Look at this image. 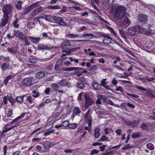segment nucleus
I'll return each instance as SVG.
<instances>
[{"label": "nucleus", "instance_id": "1", "mask_svg": "<svg viewBox=\"0 0 155 155\" xmlns=\"http://www.w3.org/2000/svg\"><path fill=\"white\" fill-rule=\"evenodd\" d=\"M126 8L123 6L117 7L114 13V17L119 19L123 18L125 13Z\"/></svg>", "mask_w": 155, "mask_h": 155}, {"label": "nucleus", "instance_id": "2", "mask_svg": "<svg viewBox=\"0 0 155 155\" xmlns=\"http://www.w3.org/2000/svg\"><path fill=\"white\" fill-rule=\"evenodd\" d=\"M30 114L28 112L22 113L19 116L17 117L15 119L13 120L11 122V124H13V123H14L15 122H19L18 125H20L22 121V120H19L20 119L25 117V118L24 119V121L28 119V117H30Z\"/></svg>", "mask_w": 155, "mask_h": 155}, {"label": "nucleus", "instance_id": "3", "mask_svg": "<svg viewBox=\"0 0 155 155\" xmlns=\"http://www.w3.org/2000/svg\"><path fill=\"white\" fill-rule=\"evenodd\" d=\"M128 34L131 36L137 34L140 31V27L138 25L131 27L128 29Z\"/></svg>", "mask_w": 155, "mask_h": 155}, {"label": "nucleus", "instance_id": "4", "mask_svg": "<svg viewBox=\"0 0 155 155\" xmlns=\"http://www.w3.org/2000/svg\"><path fill=\"white\" fill-rule=\"evenodd\" d=\"M91 112L90 109H89L86 113L84 115V120L87 123H88V126L90 127L91 126L92 118L91 117Z\"/></svg>", "mask_w": 155, "mask_h": 155}, {"label": "nucleus", "instance_id": "5", "mask_svg": "<svg viewBox=\"0 0 155 155\" xmlns=\"http://www.w3.org/2000/svg\"><path fill=\"white\" fill-rule=\"evenodd\" d=\"M2 11L4 13V15L5 17H8L12 12V8L11 4H8L3 7Z\"/></svg>", "mask_w": 155, "mask_h": 155}, {"label": "nucleus", "instance_id": "6", "mask_svg": "<svg viewBox=\"0 0 155 155\" xmlns=\"http://www.w3.org/2000/svg\"><path fill=\"white\" fill-rule=\"evenodd\" d=\"M33 78L31 77L25 78L22 81V84L26 86L32 85L33 84Z\"/></svg>", "mask_w": 155, "mask_h": 155}, {"label": "nucleus", "instance_id": "7", "mask_svg": "<svg viewBox=\"0 0 155 155\" xmlns=\"http://www.w3.org/2000/svg\"><path fill=\"white\" fill-rule=\"evenodd\" d=\"M84 96L85 101V107L87 108L94 104V102L87 94H85Z\"/></svg>", "mask_w": 155, "mask_h": 155}, {"label": "nucleus", "instance_id": "8", "mask_svg": "<svg viewBox=\"0 0 155 155\" xmlns=\"http://www.w3.org/2000/svg\"><path fill=\"white\" fill-rule=\"evenodd\" d=\"M140 119L138 120H134L133 121H127L125 122V123L127 125H129L132 127H135L137 126L140 123Z\"/></svg>", "mask_w": 155, "mask_h": 155}, {"label": "nucleus", "instance_id": "9", "mask_svg": "<svg viewBox=\"0 0 155 155\" xmlns=\"http://www.w3.org/2000/svg\"><path fill=\"white\" fill-rule=\"evenodd\" d=\"M76 68L71 73V75H77V76H80L81 75L83 72L84 70L82 68Z\"/></svg>", "mask_w": 155, "mask_h": 155}, {"label": "nucleus", "instance_id": "10", "mask_svg": "<svg viewBox=\"0 0 155 155\" xmlns=\"http://www.w3.org/2000/svg\"><path fill=\"white\" fill-rule=\"evenodd\" d=\"M42 11V9L41 7L38 6V7L35 8L31 13L30 16L31 17H35L36 15H38L39 13L41 12Z\"/></svg>", "mask_w": 155, "mask_h": 155}, {"label": "nucleus", "instance_id": "11", "mask_svg": "<svg viewBox=\"0 0 155 155\" xmlns=\"http://www.w3.org/2000/svg\"><path fill=\"white\" fill-rule=\"evenodd\" d=\"M138 20L139 21L142 23H144L147 22V16L146 15L140 14L138 16Z\"/></svg>", "mask_w": 155, "mask_h": 155}, {"label": "nucleus", "instance_id": "12", "mask_svg": "<svg viewBox=\"0 0 155 155\" xmlns=\"http://www.w3.org/2000/svg\"><path fill=\"white\" fill-rule=\"evenodd\" d=\"M15 35L19 39L21 40L25 35H24L23 33L19 30H16L14 31Z\"/></svg>", "mask_w": 155, "mask_h": 155}, {"label": "nucleus", "instance_id": "13", "mask_svg": "<svg viewBox=\"0 0 155 155\" xmlns=\"http://www.w3.org/2000/svg\"><path fill=\"white\" fill-rule=\"evenodd\" d=\"M8 19V17H5L4 15L0 22V27H3L5 26L7 23Z\"/></svg>", "mask_w": 155, "mask_h": 155}, {"label": "nucleus", "instance_id": "14", "mask_svg": "<svg viewBox=\"0 0 155 155\" xmlns=\"http://www.w3.org/2000/svg\"><path fill=\"white\" fill-rule=\"evenodd\" d=\"M140 32L141 33H144L147 34H150L152 33V31L151 30L148 28L146 29L143 27H140Z\"/></svg>", "mask_w": 155, "mask_h": 155}, {"label": "nucleus", "instance_id": "15", "mask_svg": "<svg viewBox=\"0 0 155 155\" xmlns=\"http://www.w3.org/2000/svg\"><path fill=\"white\" fill-rule=\"evenodd\" d=\"M56 17L55 16H52L50 15H47L45 17V19L50 22L56 23Z\"/></svg>", "mask_w": 155, "mask_h": 155}, {"label": "nucleus", "instance_id": "16", "mask_svg": "<svg viewBox=\"0 0 155 155\" xmlns=\"http://www.w3.org/2000/svg\"><path fill=\"white\" fill-rule=\"evenodd\" d=\"M18 123L19 122H14V123H13L14 124L11 127H9L6 128L4 129L3 130V133H7L8 131L11 130L13 127H15L16 126L18 125Z\"/></svg>", "mask_w": 155, "mask_h": 155}, {"label": "nucleus", "instance_id": "17", "mask_svg": "<svg viewBox=\"0 0 155 155\" xmlns=\"http://www.w3.org/2000/svg\"><path fill=\"white\" fill-rule=\"evenodd\" d=\"M104 37V39L103 40V43L105 44H110L111 41V38L107 35L103 36Z\"/></svg>", "mask_w": 155, "mask_h": 155}, {"label": "nucleus", "instance_id": "18", "mask_svg": "<svg viewBox=\"0 0 155 155\" xmlns=\"http://www.w3.org/2000/svg\"><path fill=\"white\" fill-rule=\"evenodd\" d=\"M91 85L94 90L96 91L99 90L101 89L100 84L95 82H93L91 84Z\"/></svg>", "mask_w": 155, "mask_h": 155}, {"label": "nucleus", "instance_id": "19", "mask_svg": "<svg viewBox=\"0 0 155 155\" xmlns=\"http://www.w3.org/2000/svg\"><path fill=\"white\" fill-rule=\"evenodd\" d=\"M56 22L61 26H65L66 25V23L63 21L61 18L56 17Z\"/></svg>", "mask_w": 155, "mask_h": 155}, {"label": "nucleus", "instance_id": "20", "mask_svg": "<svg viewBox=\"0 0 155 155\" xmlns=\"http://www.w3.org/2000/svg\"><path fill=\"white\" fill-rule=\"evenodd\" d=\"M7 51L11 53L16 54L18 53V50L16 48H7Z\"/></svg>", "mask_w": 155, "mask_h": 155}, {"label": "nucleus", "instance_id": "21", "mask_svg": "<svg viewBox=\"0 0 155 155\" xmlns=\"http://www.w3.org/2000/svg\"><path fill=\"white\" fill-rule=\"evenodd\" d=\"M107 80V79L104 78L102 80L101 82V84L102 86L103 87L105 88L106 89L109 90L110 89V88L108 87V86L107 85V82L106 81Z\"/></svg>", "mask_w": 155, "mask_h": 155}, {"label": "nucleus", "instance_id": "22", "mask_svg": "<svg viewBox=\"0 0 155 155\" xmlns=\"http://www.w3.org/2000/svg\"><path fill=\"white\" fill-rule=\"evenodd\" d=\"M7 97L8 100L9 101L11 105L13 106L15 102L13 100L12 94H8Z\"/></svg>", "mask_w": 155, "mask_h": 155}, {"label": "nucleus", "instance_id": "23", "mask_svg": "<svg viewBox=\"0 0 155 155\" xmlns=\"http://www.w3.org/2000/svg\"><path fill=\"white\" fill-rule=\"evenodd\" d=\"M61 47L63 49V52H66L67 54H70L71 51L70 49L71 48H68L67 46L63 45H61Z\"/></svg>", "mask_w": 155, "mask_h": 155}, {"label": "nucleus", "instance_id": "24", "mask_svg": "<svg viewBox=\"0 0 155 155\" xmlns=\"http://www.w3.org/2000/svg\"><path fill=\"white\" fill-rule=\"evenodd\" d=\"M45 74V73L44 71H40L38 72L36 74L35 77L37 78H40L43 77Z\"/></svg>", "mask_w": 155, "mask_h": 155}, {"label": "nucleus", "instance_id": "25", "mask_svg": "<svg viewBox=\"0 0 155 155\" xmlns=\"http://www.w3.org/2000/svg\"><path fill=\"white\" fill-rule=\"evenodd\" d=\"M29 38L30 39L31 41H32L34 44L36 43L37 42H38L41 39V38L38 37L35 38L30 37Z\"/></svg>", "mask_w": 155, "mask_h": 155}, {"label": "nucleus", "instance_id": "26", "mask_svg": "<svg viewBox=\"0 0 155 155\" xmlns=\"http://www.w3.org/2000/svg\"><path fill=\"white\" fill-rule=\"evenodd\" d=\"M99 131L100 129L98 127H96L94 129V136L95 138H98L100 136Z\"/></svg>", "mask_w": 155, "mask_h": 155}, {"label": "nucleus", "instance_id": "27", "mask_svg": "<svg viewBox=\"0 0 155 155\" xmlns=\"http://www.w3.org/2000/svg\"><path fill=\"white\" fill-rule=\"evenodd\" d=\"M43 145L45 149H48L50 147L51 143L49 141H46L43 143Z\"/></svg>", "mask_w": 155, "mask_h": 155}, {"label": "nucleus", "instance_id": "28", "mask_svg": "<svg viewBox=\"0 0 155 155\" xmlns=\"http://www.w3.org/2000/svg\"><path fill=\"white\" fill-rule=\"evenodd\" d=\"M66 37L70 38H76L79 37V36L77 34H75L69 33L66 34Z\"/></svg>", "mask_w": 155, "mask_h": 155}, {"label": "nucleus", "instance_id": "29", "mask_svg": "<svg viewBox=\"0 0 155 155\" xmlns=\"http://www.w3.org/2000/svg\"><path fill=\"white\" fill-rule=\"evenodd\" d=\"M39 48L41 49H48L50 48L49 46L45 45L43 44H40L38 46Z\"/></svg>", "mask_w": 155, "mask_h": 155}, {"label": "nucleus", "instance_id": "30", "mask_svg": "<svg viewBox=\"0 0 155 155\" xmlns=\"http://www.w3.org/2000/svg\"><path fill=\"white\" fill-rule=\"evenodd\" d=\"M81 112V109L78 107H76L73 110L74 114L78 115L80 114Z\"/></svg>", "mask_w": 155, "mask_h": 155}, {"label": "nucleus", "instance_id": "31", "mask_svg": "<svg viewBox=\"0 0 155 155\" xmlns=\"http://www.w3.org/2000/svg\"><path fill=\"white\" fill-rule=\"evenodd\" d=\"M79 125L77 123L69 124L68 127L70 129H75Z\"/></svg>", "mask_w": 155, "mask_h": 155}, {"label": "nucleus", "instance_id": "32", "mask_svg": "<svg viewBox=\"0 0 155 155\" xmlns=\"http://www.w3.org/2000/svg\"><path fill=\"white\" fill-rule=\"evenodd\" d=\"M62 45H65L67 46L68 48H71V44L69 42V41L68 40H66L64 41L63 42Z\"/></svg>", "mask_w": 155, "mask_h": 155}, {"label": "nucleus", "instance_id": "33", "mask_svg": "<svg viewBox=\"0 0 155 155\" xmlns=\"http://www.w3.org/2000/svg\"><path fill=\"white\" fill-rule=\"evenodd\" d=\"M130 21L129 20L128 18H127V17H126L123 21V24L127 26L130 24Z\"/></svg>", "mask_w": 155, "mask_h": 155}, {"label": "nucleus", "instance_id": "34", "mask_svg": "<svg viewBox=\"0 0 155 155\" xmlns=\"http://www.w3.org/2000/svg\"><path fill=\"white\" fill-rule=\"evenodd\" d=\"M23 2L21 1H18L17 2V4L16 5L15 7L18 9H20L21 8V4Z\"/></svg>", "mask_w": 155, "mask_h": 155}, {"label": "nucleus", "instance_id": "35", "mask_svg": "<svg viewBox=\"0 0 155 155\" xmlns=\"http://www.w3.org/2000/svg\"><path fill=\"white\" fill-rule=\"evenodd\" d=\"M12 77L11 76H7L6 79L4 81V82L5 86H7L8 82V81L12 79Z\"/></svg>", "mask_w": 155, "mask_h": 155}, {"label": "nucleus", "instance_id": "36", "mask_svg": "<svg viewBox=\"0 0 155 155\" xmlns=\"http://www.w3.org/2000/svg\"><path fill=\"white\" fill-rule=\"evenodd\" d=\"M69 59L71 62H74V64L75 65H77L79 62L78 59H75L74 58L69 57Z\"/></svg>", "mask_w": 155, "mask_h": 155}, {"label": "nucleus", "instance_id": "37", "mask_svg": "<svg viewBox=\"0 0 155 155\" xmlns=\"http://www.w3.org/2000/svg\"><path fill=\"white\" fill-rule=\"evenodd\" d=\"M76 86L80 89H84L85 87L84 84L81 82H78Z\"/></svg>", "mask_w": 155, "mask_h": 155}, {"label": "nucleus", "instance_id": "38", "mask_svg": "<svg viewBox=\"0 0 155 155\" xmlns=\"http://www.w3.org/2000/svg\"><path fill=\"white\" fill-rule=\"evenodd\" d=\"M39 3L38 2H36L33 4L32 5L29 6L30 8L32 10L35 8H37L39 6Z\"/></svg>", "mask_w": 155, "mask_h": 155}, {"label": "nucleus", "instance_id": "39", "mask_svg": "<svg viewBox=\"0 0 155 155\" xmlns=\"http://www.w3.org/2000/svg\"><path fill=\"white\" fill-rule=\"evenodd\" d=\"M1 67L2 70H6L8 69V64L7 63H4L2 64Z\"/></svg>", "mask_w": 155, "mask_h": 155}, {"label": "nucleus", "instance_id": "40", "mask_svg": "<svg viewBox=\"0 0 155 155\" xmlns=\"http://www.w3.org/2000/svg\"><path fill=\"white\" fill-rule=\"evenodd\" d=\"M21 40L22 41H25V45H26L28 46L30 45V43L28 41V37L27 36H24L23 39H22Z\"/></svg>", "mask_w": 155, "mask_h": 155}, {"label": "nucleus", "instance_id": "41", "mask_svg": "<svg viewBox=\"0 0 155 155\" xmlns=\"http://www.w3.org/2000/svg\"><path fill=\"white\" fill-rule=\"evenodd\" d=\"M147 147L150 150H153L154 146L153 144L151 143H148L147 145Z\"/></svg>", "mask_w": 155, "mask_h": 155}, {"label": "nucleus", "instance_id": "42", "mask_svg": "<svg viewBox=\"0 0 155 155\" xmlns=\"http://www.w3.org/2000/svg\"><path fill=\"white\" fill-rule=\"evenodd\" d=\"M144 130H147L148 129V126L145 123H142L140 126Z\"/></svg>", "mask_w": 155, "mask_h": 155}, {"label": "nucleus", "instance_id": "43", "mask_svg": "<svg viewBox=\"0 0 155 155\" xmlns=\"http://www.w3.org/2000/svg\"><path fill=\"white\" fill-rule=\"evenodd\" d=\"M76 68L75 67H71L69 68H65L64 70L66 71H74Z\"/></svg>", "mask_w": 155, "mask_h": 155}, {"label": "nucleus", "instance_id": "44", "mask_svg": "<svg viewBox=\"0 0 155 155\" xmlns=\"http://www.w3.org/2000/svg\"><path fill=\"white\" fill-rule=\"evenodd\" d=\"M24 97L23 96L17 97H16L17 101L19 103H21L23 100Z\"/></svg>", "mask_w": 155, "mask_h": 155}, {"label": "nucleus", "instance_id": "45", "mask_svg": "<svg viewBox=\"0 0 155 155\" xmlns=\"http://www.w3.org/2000/svg\"><path fill=\"white\" fill-rule=\"evenodd\" d=\"M135 87L139 90H141L142 91H147V89L145 88H143V87L138 86L137 85H135Z\"/></svg>", "mask_w": 155, "mask_h": 155}, {"label": "nucleus", "instance_id": "46", "mask_svg": "<svg viewBox=\"0 0 155 155\" xmlns=\"http://www.w3.org/2000/svg\"><path fill=\"white\" fill-rule=\"evenodd\" d=\"M45 104V103L44 102H42L39 105L36 106V107L38 108V110L40 109L41 108L44 107Z\"/></svg>", "mask_w": 155, "mask_h": 155}, {"label": "nucleus", "instance_id": "47", "mask_svg": "<svg viewBox=\"0 0 155 155\" xmlns=\"http://www.w3.org/2000/svg\"><path fill=\"white\" fill-rule=\"evenodd\" d=\"M62 126H64L65 127H67L69 126V123L68 121L67 120H65L63 122L62 124H61Z\"/></svg>", "mask_w": 155, "mask_h": 155}, {"label": "nucleus", "instance_id": "48", "mask_svg": "<svg viewBox=\"0 0 155 155\" xmlns=\"http://www.w3.org/2000/svg\"><path fill=\"white\" fill-rule=\"evenodd\" d=\"M79 80L84 83H85L86 84H88V82L87 81L86 79L84 77H81L79 78Z\"/></svg>", "mask_w": 155, "mask_h": 155}, {"label": "nucleus", "instance_id": "49", "mask_svg": "<svg viewBox=\"0 0 155 155\" xmlns=\"http://www.w3.org/2000/svg\"><path fill=\"white\" fill-rule=\"evenodd\" d=\"M32 10V9L29 6L25 10L24 14H27Z\"/></svg>", "mask_w": 155, "mask_h": 155}, {"label": "nucleus", "instance_id": "50", "mask_svg": "<svg viewBox=\"0 0 155 155\" xmlns=\"http://www.w3.org/2000/svg\"><path fill=\"white\" fill-rule=\"evenodd\" d=\"M62 86H64L66 85L67 84L66 83V81L65 80H62L59 83Z\"/></svg>", "mask_w": 155, "mask_h": 155}, {"label": "nucleus", "instance_id": "51", "mask_svg": "<svg viewBox=\"0 0 155 155\" xmlns=\"http://www.w3.org/2000/svg\"><path fill=\"white\" fill-rule=\"evenodd\" d=\"M18 20L17 19H16L13 22V25L16 28L18 27L19 24H18Z\"/></svg>", "mask_w": 155, "mask_h": 155}, {"label": "nucleus", "instance_id": "52", "mask_svg": "<svg viewBox=\"0 0 155 155\" xmlns=\"http://www.w3.org/2000/svg\"><path fill=\"white\" fill-rule=\"evenodd\" d=\"M49 8L51 9H59L61 8L59 6L57 5L52 6H49Z\"/></svg>", "mask_w": 155, "mask_h": 155}, {"label": "nucleus", "instance_id": "53", "mask_svg": "<svg viewBox=\"0 0 155 155\" xmlns=\"http://www.w3.org/2000/svg\"><path fill=\"white\" fill-rule=\"evenodd\" d=\"M33 96L34 97H38L39 95L38 92L36 91H33Z\"/></svg>", "mask_w": 155, "mask_h": 155}, {"label": "nucleus", "instance_id": "54", "mask_svg": "<svg viewBox=\"0 0 155 155\" xmlns=\"http://www.w3.org/2000/svg\"><path fill=\"white\" fill-rule=\"evenodd\" d=\"M97 65H94L92 68H90L89 69V70L91 71H93L95 70H97Z\"/></svg>", "mask_w": 155, "mask_h": 155}, {"label": "nucleus", "instance_id": "55", "mask_svg": "<svg viewBox=\"0 0 155 155\" xmlns=\"http://www.w3.org/2000/svg\"><path fill=\"white\" fill-rule=\"evenodd\" d=\"M84 93V92H81L79 95V96L78 97V100L79 101H81L82 100V98H83V94Z\"/></svg>", "mask_w": 155, "mask_h": 155}, {"label": "nucleus", "instance_id": "56", "mask_svg": "<svg viewBox=\"0 0 155 155\" xmlns=\"http://www.w3.org/2000/svg\"><path fill=\"white\" fill-rule=\"evenodd\" d=\"M84 36V38H91L92 37V35L91 34H84L82 37Z\"/></svg>", "mask_w": 155, "mask_h": 155}, {"label": "nucleus", "instance_id": "57", "mask_svg": "<svg viewBox=\"0 0 155 155\" xmlns=\"http://www.w3.org/2000/svg\"><path fill=\"white\" fill-rule=\"evenodd\" d=\"M57 99L55 98H53L51 99H47L45 101V102L46 103H48L50 102H52L54 100H56Z\"/></svg>", "mask_w": 155, "mask_h": 155}, {"label": "nucleus", "instance_id": "58", "mask_svg": "<svg viewBox=\"0 0 155 155\" xmlns=\"http://www.w3.org/2000/svg\"><path fill=\"white\" fill-rule=\"evenodd\" d=\"M98 152L99 150H98L94 149L91 151V154L92 155L95 153H97Z\"/></svg>", "mask_w": 155, "mask_h": 155}, {"label": "nucleus", "instance_id": "59", "mask_svg": "<svg viewBox=\"0 0 155 155\" xmlns=\"http://www.w3.org/2000/svg\"><path fill=\"white\" fill-rule=\"evenodd\" d=\"M51 87L54 89H55L56 90L58 88V86L55 84H53L51 85Z\"/></svg>", "mask_w": 155, "mask_h": 155}, {"label": "nucleus", "instance_id": "60", "mask_svg": "<svg viewBox=\"0 0 155 155\" xmlns=\"http://www.w3.org/2000/svg\"><path fill=\"white\" fill-rule=\"evenodd\" d=\"M33 99V98L31 96H28L27 98V101L31 103L32 102Z\"/></svg>", "mask_w": 155, "mask_h": 155}, {"label": "nucleus", "instance_id": "61", "mask_svg": "<svg viewBox=\"0 0 155 155\" xmlns=\"http://www.w3.org/2000/svg\"><path fill=\"white\" fill-rule=\"evenodd\" d=\"M116 91H120L122 93L124 91L123 88L121 86H119L117 87L116 89Z\"/></svg>", "mask_w": 155, "mask_h": 155}, {"label": "nucleus", "instance_id": "62", "mask_svg": "<svg viewBox=\"0 0 155 155\" xmlns=\"http://www.w3.org/2000/svg\"><path fill=\"white\" fill-rule=\"evenodd\" d=\"M122 132V130L121 129H118L117 130L115 131V132L118 135H120L121 134Z\"/></svg>", "mask_w": 155, "mask_h": 155}, {"label": "nucleus", "instance_id": "63", "mask_svg": "<svg viewBox=\"0 0 155 155\" xmlns=\"http://www.w3.org/2000/svg\"><path fill=\"white\" fill-rule=\"evenodd\" d=\"M140 135L137 133L133 134H132V137L134 138H137L139 137Z\"/></svg>", "mask_w": 155, "mask_h": 155}, {"label": "nucleus", "instance_id": "64", "mask_svg": "<svg viewBox=\"0 0 155 155\" xmlns=\"http://www.w3.org/2000/svg\"><path fill=\"white\" fill-rule=\"evenodd\" d=\"M111 83L113 85L116 86L117 84V81L115 78H114L112 80Z\"/></svg>", "mask_w": 155, "mask_h": 155}]
</instances>
